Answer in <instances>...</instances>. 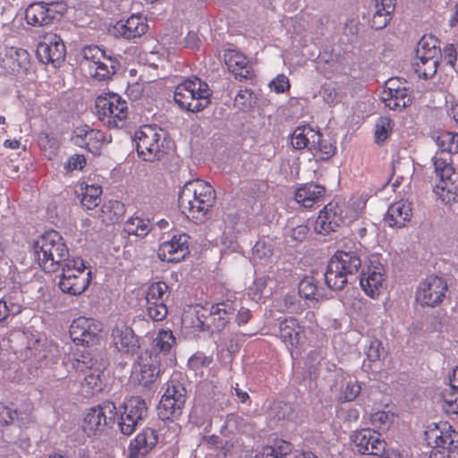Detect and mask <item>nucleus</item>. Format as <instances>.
Instances as JSON below:
<instances>
[{
    "label": "nucleus",
    "instance_id": "f8f14e48",
    "mask_svg": "<svg viewBox=\"0 0 458 458\" xmlns=\"http://www.w3.org/2000/svg\"><path fill=\"white\" fill-rule=\"evenodd\" d=\"M424 436L431 448L458 449V432L446 421L428 424Z\"/></svg>",
    "mask_w": 458,
    "mask_h": 458
},
{
    "label": "nucleus",
    "instance_id": "72a5a7b5",
    "mask_svg": "<svg viewBox=\"0 0 458 458\" xmlns=\"http://www.w3.org/2000/svg\"><path fill=\"white\" fill-rule=\"evenodd\" d=\"M179 373L173 374L165 383V390L160 401H184L187 390Z\"/></svg>",
    "mask_w": 458,
    "mask_h": 458
},
{
    "label": "nucleus",
    "instance_id": "bf43d9fd",
    "mask_svg": "<svg viewBox=\"0 0 458 458\" xmlns=\"http://www.w3.org/2000/svg\"><path fill=\"white\" fill-rule=\"evenodd\" d=\"M385 353L382 342L377 338L371 339L366 351L369 360L371 362L377 361Z\"/></svg>",
    "mask_w": 458,
    "mask_h": 458
},
{
    "label": "nucleus",
    "instance_id": "4468645a",
    "mask_svg": "<svg viewBox=\"0 0 458 458\" xmlns=\"http://www.w3.org/2000/svg\"><path fill=\"white\" fill-rule=\"evenodd\" d=\"M102 324L93 318L79 317L72 322L69 329L71 338L76 344L90 345L99 340Z\"/></svg>",
    "mask_w": 458,
    "mask_h": 458
},
{
    "label": "nucleus",
    "instance_id": "2f4dec72",
    "mask_svg": "<svg viewBox=\"0 0 458 458\" xmlns=\"http://www.w3.org/2000/svg\"><path fill=\"white\" fill-rule=\"evenodd\" d=\"M319 139V131H315L310 125L297 127L291 139L293 147L296 149L308 148L310 150L311 145L315 144L314 140Z\"/></svg>",
    "mask_w": 458,
    "mask_h": 458
},
{
    "label": "nucleus",
    "instance_id": "13d9d810",
    "mask_svg": "<svg viewBox=\"0 0 458 458\" xmlns=\"http://www.w3.org/2000/svg\"><path fill=\"white\" fill-rule=\"evenodd\" d=\"M21 311V305L13 301H7L4 299L0 300V322L5 320L9 316L18 315Z\"/></svg>",
    "mask_w": 458,
    "mask_h": 458
},
{
    "label": "nucleus",
    "instance_id": "e433bc0d",
    "mask_svg": "<svg viewBox=\"0 0 458 458\" xmlns=\"http://www.w3.org/2000/svg\"><path fill=\"white\" fill-rule=\"evenodd\" d=\"M175 344V337L171 330H159L157 336L154 338L151 348L145 352H155L159 354L161 359L162 354L167 353L173 345Z\"/></svg>",
    "mask_w": 458,
    "mask_h": 458
},
{
    "label": "nucleus",
    "instance_id": "4c0bfd02",
    "mask_svg": "<svg viewBox=\"0 0 458 458\" xmlns=\"http://www.w3.org/2000/svg\"><path fill=\"white\" fill-rule=\"evenodd\" d=\"M314 141L315 144L311 145L310 151L312 153L316 161H327L335 154V145L329 140L323 139V136L320 132L319 139Z\"/></svg>",
    "mask_w": 458,
    "mask_h": 458
},
{
    "label": "nucleus",
    "instance_id": "4be33fe9",
    "mask_svg": "<svg viewBox=\"0 0 458 458\" xmlns=\"http://www.w3.org/2000/svg\"><path fill=\"white\" fill-rule=\"evenodd\" d=\"M343 210L337 203L329 202L319 212L315 222V230L321 234L336 231L344 223Z\"/></svg>",
    "mask_w": 458,
    "mask_h": 458
},
{
    "label": "nucleus",
    "instance_id": "2eb2a0df",
    "mask_svg": "<svg viewBox=\"0 0 458 458\" xmlns=\"http://www.w3.org/2000/svg\"><path fill=\"white\" fill-rule=\"evenodd\" d=\"M353 450L360 454L379 455L383 454L386 443L380 433L370 428L354 431L351 436Z\"/></svg>",
    "mask_w": 458,
    "mask_h": 458
},
{
    "label": "nucleus",
    "instance_id": "680f3d73",
    "mask_svg": "<svg viewBox=\"0 0 458 458\" xmlns=\"http://www.w3.org/2000/svg\"><path fill=\"white\" fill-rule=\"evenodd\" d=\"M86 165L87 160L83 155L74 154L67 159L64 169L67 173H72L76 170H82Z\"/></svg>",
    "mask_w": 458,
    "mask_h": 458
},
{
    "label": "nucleus",
    "instance_id": "6e6d98bb",
    "mask_svg": "<svg viewBox=\"0 0 458 458\" xmlns=\"http://www.w3.org/2000/svg\"><path fill=\"white\" fill-rule=\"evenodd\" d=\"M38 145L44 152V155L48 159H52L56 156L59 148V144L56 139L49 137L47 133H42L38 139Z\"/></svg>",
    "mask_w": 458,
    "mask_h": 458
},
{
    "label": "nucleus",
    "instance_id": "393cba45",
    "mask_svg": "<svg viewBox=\"0 0 458 458\" xmlns=\"http://www.w3.org/2000/svg\"><path fill=\"white\" fill-rule=\"evenodd\" d=\"M326 188L317 183L300 185L294 192V199L306 208H310L324 200Z\"/></svg>",
    "mask_w": 458,
    "mask_h": 458
},
{
    "label": "nucleus",
    "instance_id": "a211bd4d",
    "mask_svg": "<svg viewBox=\"0 0 458 458\" xmlns=\"http://www.w3.org/2000/svg\"><path fill=\"white\" fill-rule=\"evenodd\" d=\"M119 411L120 430L123 435L131 436L138 423L147 416L148 408L146 403H123L119 406Z\"/></svg>",
    "mask_w": 458,
    "mask_h": 458
},
{
    "label": "nucleus",
    "instance_id": "5701e85b",
    "mask_svg": "<svg viewBox=\"0 0 458 458\" xmlns=\"http://www.w3.org/2000/svg\"><path fill=\"white\" fill-rule=\"evenodd\" d=\"M385 281V269L383 266H370L362 271L360 285L368 296L374 299L381 293Z\"/></svg>",
    "mask_w": 458,
    "mask_h": 458
},
{
    "label": "nucleus",
    "instance_id": "6ab92c4d",
    "mask_svg": "<svg viewBox=\"0 0 458 458\" xmlns=\"http://www.w3.org/2000/svg\"><path fill=\"white\" fill-rule=\"evenodd\" d=\"M189 239L188 234L180 233L164 242L157 250L159 259L166 262H180L189 254Z\"/></svg>",
    "mask_w": 458,
    "mask_h": 458
},
{
    "label": "nucleus",
    "instance_id": "4d7b16f0",
    "mask_svg": "<svg viewBox=\"0 0 458 458\" xmlns=\"http://www.w3.org/2000/svg\"><path fill=\"white\" fill-rule=\"evenodd\" d=\"M361 386L357 380H349L342 388L341 397L343 401H354L360 394Z\"/></svg>",
    "mask_w": 458,
    "mask_h": 458
},
{
    "label": "nucleus",
    "instance_id": "20e7f679",
    "mask_svg": "<svg viewBox=\"0 0 458 458\" xmlns=\"http://www.w3.org/2000/svg\"><path fill=\"white\" fill-rule=\"evenodd\" d=\"M91 279V270L86 267L84 260L73 257L63 264L58 286L64 293L79 296L88 289Z\"/></svg>",
    "mask_w": 458,
    "mask_h": 458
},
{
    "label": "nucleus",
    "instance_id": "f257e3e1",
    "mask_svg": "<svg viewBox=\"0 0 458 458\" xmlns=\"http://www.w3.org/2000/svg\"><path fill=\"white\" fill-rule=\"evenodd\" d=\"M215 201L214 187L200 179L187 182L178 198L182 213L196 223H203L209 218Z\"/></svg>",
    "mask_w": 458,
    "mask_h": 458
},
{
    "label": "nucleus",
    "instance_id": "1a4fd4ad",
    "mask_svg": "<svg viewBox=\"0 0 458 458\" xmlns=\"http://www.w3.org/2000/svg\"><path fill=\"white\" fill-rule=\"evenodd\" d=\"M162 130L157 125H143L134 135L139 157L144 161L153 162L159 159L161 150Z\"/></svg>",
    "mask_w": 458,
    "mask_h": 458
},
{
    "label": "nucleus",
    "instance_id": "0e129e2a",
    "mask_svg": "<svg viewBox=\"0 0 458 458\" xmlns=\"http://www.w3.org/2000/svg\"><path fill=\"white\" fill-rule=\"evenodd\" d=\"M439 59H441L443 64L454 69L457 61V51L454 45L445 46L443 52L440 51Z\"/></svg>",
    "mask_w": 458,
    "mask_h": 458
},
{
    "label": "nucleus",
    "instance_id": "7ed1b4c3",
    "mask_svg": "<svg viewBox=\"0 0 458 458\" xmlns=\"http://www.w3.org/2000/svg\"><path fill=\"white\" fill-rule=\"evenodd\" d=\"M210 97L208 85L197 77L185 80L177 85L174 95V101L180 107L192 113L206 108L210 103Z\"/></svg>",
    "mask_w": 458,
    "mask_h": 458
},
{
    "label": "nucleus",
    "instance_id": "0eeeda50",
    "mask_svg": "<svg viewBox=\"0 0 458 458\" xmlns=\"http://www.w3.org/2000/svg\"><path fill=\"white\" fill-rule=\"evenodd\" d=\"M114 61L97 46L85 47L82 50V69L93 79L103 81L111 79L115 72Z\"/></svg>",
    "mask_w": 458,
    "mask_h": 458
},
{
    "label": "nucleus",
    "instance_id": "39448f33",
    "mask_svg": "<svg viewBox=\"0 0 458 458\" xmlns=\"http://www.w3.org/2000/svg\"><path fill=\"white\" fill-rule=\"evenodd\" d=\"M158 353L143 352L140 354L131 375V382L137 392L146 394L154 388L162 373Z\"/></svg>",
    "mask_w": 458,
    "mask_h": 458
},
{
    "label": "nucleus",
    "instance_id": "e2e57ef3",
    "mask_svg": "<svg viewBox=\"0 0 458 458\" xmlns=\"http://www.w3.org/2000/svg\"><path fill=\"white\" fill-rule=\"evenodd\" d=\"M270 88L276 94H283L290 90V81L284 74H278L271 82Z\"/></svg>",
    "mask_w": 458,
    "mask_h": 458
},
{
    "label": "nucleus",
    "instance_id": "a18cd8bd",
    "mask_svg": "<svg viewBox=\"0 0 458 458\" xmlns=\"http://www.w3.org/2000/svg\"><path fill=\"white\" fill-rule=\"evenodd\" d=\"M274 254L273 244L270 240L259 239L253 247L252 259L255 262L267 264L271 262Z\"/></svg>",
    "mask_w": 458,
    "mask_h": 458
},
{
    "label": "nucleus",
    "instance_id": "79ce46f5",
    "mask_svg": "<svg viewBox=\"0 0 458 458\" xmlns=\"http://www.w3.org/2000/svg\"><path fill=\"white\" fill-rule=\"evenodd\" d=\"M271 278L268 276L257 277L248 288V295L255 301L259 302L263 298L269 297L272 290L268 287V282Z\"/></svg>",
    "mask_w": 458,
    "mask_h": 458
},
{
    "label": "nucleus",
    "instance_id": "49530a36",
    "mask_svg": "<svg viewBox=\"0 0 458 458\" xmlns=\"http://www.w3.org/2000/svg\"><path fill=\"white\" fill-rule=\"evenodd\" d=\"M298 290L300 296L306 300L318 301L322 298L317 281L313 276H305L301 279Z\"/></svg>",
    "mask_w": 458,
    "mask_h": 458
},
{
    "label": "nucleus",
    "instance_id": "a19ab883",
    "mask_svg": "<svg viewBox=\"0 0 458 458\" xmlns=\"http://www.w3.org/2000/svg\"><path fill=\"white\" fill-rule=\"evenodd\" d=\"M81 203L87 209L91 210L98 206L102 195V187L98 184L81 185Z\"/></svg>",
    "mask_w": 458,
    "mask_h": 458
},
{
    "label": "nucleus",
    "instance_id": "5fc2aeb1",
    "mask_svg": "<svg viewBox=\"0 0 458 458\" xmlns=\"http://www.w3.org/2000/svg\"><path fill=\"white\" fill-rule=\"evenodd\" d=\"M439 61L429 59L426 63H412L415 73L422 79L432 78L437 71Z\"/></svg>",
    "mask_w": 458,
    "mask_h": 458
},
{
    "label": "nucleus",
    "instance_id": "9b49d317",
    "mask_svg": "<svg viewBox=\"0 0 458 458\" xmlns=\"http://www.w3.org/2000/svg\"><path fill=\"white\" fill-rule=\"evenodd\" d=\"M447 290V283L443 277L431 275L420 282L415 300L422 307L434 308L443 302Z\"/></svg>",
    "mask_w": 458,
    "mask_h": 458
},
{
    "label": "nucleus",
    "instance_id": "603ef678",
    "mask_svg": "<svg viewBox=\"0 0 458 458\" xmlns=\"http://www.w3.org/2000/svg\"><path fill=\"white\" fill-rule=\"evenodd\" d=\"M443 154L444 153L440 151V153H436L432 157L435 174L439 179H450L453 174V167L450 164V160L448 161L444 157Z\"/></svg>",
    "mask_w": 458,
    "mask_h": 458
},
{
    "label": "nucleus",
    "instance_id": "423d86ee",
    "mask_svg": "<svg viewBox=\"0 0 458 458\" xmlns=\"http://www.w3.org/2000/svg\"><path fill=\"white\" fill-rule=\"evenodd\" d=\"M98 118L108 128H123L128 118L127 102L118 94L107 93L96 99Z\"/></svg>",
    "mask_w": 458,
    "mask_h": 458
},
{
    "label": "nucleus",
    "instance_id": "69168bd1",
    "mask_svg": "<svg viewBox=\"0 0 458 458\" xmlns=\"http://www.w3.org/2000/svg\"><path fill=\"white\" fill-rule=\"evenodd\" d=\"M309 231L310 228L308 225L304 224L297 225L296 226L291 228V230L286 233V236L293 242H301L306 239Z\"/></svg>",
    "mask_w": 458,
    "mask_h": 458
},
{
    "label": "nucleus",
    "instance_id": "c9c22d12",
    "mask_svg": "<svg viewBox=\"0 0 458 458\" xmlns=\"http://www.w3.org/2000/svg\"><path fill=\"white\" fill-rule=\"evenodd\" d=\"M381 99L389 109L398 111L403 110L411 102L407 88H402L401 89L393 91L392 94L388 92L381 93Z\"/></svg>",
    "mask_w": 458,
    "mask_h": 458
},
{
    "label": "nucleus",
    "instance_id": "a878e982",
    "mask_svg": "<svg viewBox=\"0 0 458 458\" xmlns=\"http://www.w3.org/2000/svg\"><path fill=\"white\" fill-rule=\"evenodd\" d=\"M439 56L438 39L432 35H424L418 42L412 63H426L429 59L439 61Z\"/></svg>",
    "mask_w": 458,
    "mask_h": 458
},
{
    "label": "nucleus",
    "instance_id": "58836bf2",
    "mask_svg": "<svg viewBox=\"0 0 458 458\" xmlns=\"http://www.w3.org/2000/svg\"><path fill=\"white\" fill-rule=\"evenodd\" d=\"M435 141L442 153L458 154V132L440 131Z\"/></svg>",
    "mask_w": 458,
    "mask_h": 458
},
{
    "label": "nucleus",
    "instance_id": "dca6fc26",
    "mask_svg": "<svg viewBox=\"0 0 458 458\" xmlns=\"http://www.w3.org/2000/svg\"><path fill=\"white\" fill-rule=\"evenodd\" d=\"M36 52L41 63L57 67L64 61L66 47L60 36L51 34L38 43Z\"/></svg>",
    "mask_w": 458,
    "mask_h": 458
},
{
    "label": "nucleus",
    "instance_id": "412c9836",
    "mask_svg": "<svg viewBox=\"0 0 458 458\" xmlns=\"http://www.w3.org/2000/svg\"><path fill=\"white\" fill-rule=\"evenodd\" d=\"M148 25L147 19L141 14H131L126 20H120L113 26L115 37L128 40L140 38L147 33Z\"/></svg>",
    "mask_w": 458,
    "mask_h": 458
},
{
    "label": "nucleus",
    "instance_id": "de8ad7c7",
    "mask_svg": "<svg viewBox=\"0 0 458 458\" xmlns=\"http://www.w3.org/2000/svg\"><path fill=\"white\" fill-rule=\"evenodd\" d=\"M184 403H158L157 415L163 421L178 419L182 411Z\"/></svg>",
    "mask_w": 458,
    "mask_h": 458
},
{
    "label": "nucleus",
    "instance_id": "774afa93",
    "mask_svg": "<svg viewBox=\"0 0 458 458\" xmlns=\"http://www.w3.org/2000/svg\"><path fill=\"white\" fill-rule=\"evenodd\" d=\"M322 98L326 103L334 106L340 102V96L337 89L332 85H326L322 89Z\"/></svg>",
    "mask_w": 458,
    "mask_h": 458
},
{
    "label": "nucleus",
    "instance_id": "c85d7f7f",
    "mask_svg": "<svg viewBox=\"0 0 458 458\" xmlns=\"http://www.w3.org/2000/svg\"><path fill=\"white\" fill-rule=\"evenodd\" d=\"M224 61L228 70L235 78L247 79L250 74V67L247 57L233 49H228L224 54Z\"/></svg>",
    "mask_w": 458,
    "mask_h": 458
},
{
    "label": "nucleus",
    "instance_id": "c756f323",
    "mask_svg": "<svg viewBox=\"0 0 458 458\" xmlns=\"http://www.w3.org/2000/svg\"><path fill=\"white\" fill-rule=\"evenodd\" d=\"M412 216V208L410 203L397 201L390 205L385 216L386 223L393 227H403L409 222Z\"/></svg>",
    "mask_w": 458,
    "mask_h": 458
},
{
    "label": "nucleus",
    "instance_id": "f3484780",
    "mask_svg": "<svg viewBox=\"0 0 458 458\" xmlns=\"http://www.w3.org/2000/svg\"><path fill=\"white\" fill-rule=\"evenodd\" d=\"M71 140L74 145L85 148L94 155H98L102 147L108 142L104 131L88 125L77 126L72 131Z\"/></svg>",
    "mask_w": 458,
    "mask_h": 458
},
{
    "label": "nucleus",
    "instance_id": "f03ea898",
    "mask_svg": "<svg viewBox=\"0 0 458 458\" xmlns=\"http://www.w3.org/2000/svg\"><path fill=\"white\" fill-rule=\"evenodd\" d=\"M33 250L39 267L46 272H55L69 258V248L59 232L49 230L33 242Z\"/></svg>",
    "mask_w": 458,
    "mask_h": 458
},
{
    "label": "nucleus",
    "instance_id": "c03bdc74",
    "mask_svg": "<svg viewBox=\"0 0 458 458\" xmlns=\"http://www.w3.org/2000/svg\"><path fill=\"white\" fill-rule=\"evenodd\" d=\"M334 266L330 263L327 264L324 274L325 283L331 290H342L347 284V275Z\"/></svg>",
    "mask_w": 458,
    "mask_h": 458
},
{
    "label": "nucleus",
    "instance_id": "338daca9",
    "mask_svg": "<svg viewBox=\"0 0 458 458\" xmlns=\"http://www.w3.org/2000/svg\"><path fill=\"white\" fill-rule=\"evenodd\" d=\"M17 418V411L12 406L0 403V424L9 425Z\"/></svg>",
    "mask_w": 458,
    "mask_h": 458
},
{
    "label": "nucleus",
    "instance_id": "ddd939ff",
    "mask_svg": "<svg viewBox=\"0 0 458 458\" xmlns=\"http://www.w3.org/2000/svg\"><path fill=\"white\" fill-rule=\"evenodd\" d=\"M168 285L162 281L151 284L146 294V309L155 321H162L167 316L166 301L169 297Z\"/></svg>",
    "mask_w": 458,
    "mask_h": 458
},
{
    "label": "nucleus",
    "instance_id": "3c124183",
    "mask_svg": "<svg viewBox=\"0 0 458 458\" xmlns=\"http://www.w3.org/2000/svg\"><path fill=\"white\" fill-rule=\"evenodd\" d=\"M394 413L390 411H377L370 414V424L378 430H386L390 428Z\"/></svg>",
    "mask_w": 458,
    "mask_h": 458
},
{
    "label": "nucleus",
    "instance_id": "aec40b11",
    "mask_svg": "<svg viewBox=\"0 0 458 458\" xmlns=\"http://www.w3.org/2000/svg\"><path fill=\"white\" fill-rule=\"evenodd\" d=\"M114 348L123 354L133 355L140 349L139 339L134 331L123 322L115 324L111 333Z\"/></svg>",
    "mask_w": 458,
    "mask_h": 458
},
{
    "label": "nucleus",
    "instance_id": "cd10ccee",
    "mask_svg": "<svg viewBox=\"0 0 458 458\" xmlns=\"http://www.w3.org/2000/svg\"><path fill=\"white\" fill-rule=\"evenodd\" d=\"M235 310V303L230 301L213 305L209 314L211 326L217 331L224 329L234 316Z\"/></svg>",
    "mask_w": 458,
    "mask_h": 458
},
{
    "label": "nucleus",
    "instance_id": "37998d69",
    "mask_svg": "<svg viewBox=\"0 0 458 458\" xmlns=\"http://www.w3.org/2000/svg\"><path fill=\"white\" fill-rule=\"evenodd\" d=\"M123 230L129 235L144 237L150 231L149 220L138 216H132L125 222Z\"/></svg>",
    "mask_w": 458,
    "mask_h": 458
},
{
    "label": "nucleus",
    "instance_id": "8fccbe9b",
    "mask_svg": "<svg viewBox=\"0 0 458 458\" xmlns=\"http://www.w3.org/2000/svg\"><path fill=\"white\" fill-rule=\"evenodd\" d=\"M393 122L390 118L380 117L375 125V142L377 144L384 143L392 134Z\"/></svg>",
    "mask_w": 458,
    "mask_h": 458
},
{
    "label": "nucleus",
    "instance_id": "7c9ffc66",
    "mask_svg": "<svg viewBox=\"0 0 458 458\" xmlns=\"http://www.w3.org/2000/svg\"><path fill=\"white\" fill-rule=\"evenodd\" d=\"M345 275L356 273L361 266V260L355 251L337 250L328 261Z\"/></svg>",
    "mask_w": 458,
    "mask_h": 458
},
{
    "label": "nucleus",
    "instance_id": "09e8293b",
    "mask_svg": "<svg viewBox=\"0 0 458 458\" xmlns=\"http://www.w3.org/2000/svg\"><path fill=\"white\" fill-rule=\"evenodd\" d=\"M449 180L450 179H440L439 182L434 187L435 194L444 204H450L455 201L456 199L454 185Z\"/></svg>",
    "mask_w": 458,
    "mask_h": 458
},
{
    "label": "nucleus",
    "instance_id": "6e6552de",
    "mask_svg": "<svg viewBox=\"0 0 458 458\" xmlns=\"http://www.w3.org/2000/svg\"><path fill=\"white\" fill-rule=\"evenodd\" d=\"M115 403H101L85 414L81 429L89 437L98 436L106 426L114 422L117 414Z\"/></svg>",
    "mask_w": 458,
    "mask_h": 458
},
{
    "label": "nucleus",
    "instance_id": "f704fd0d",
    "mask_svg": "<svg viewBox=\"0 0 458 458\" xmlns=\"http://www.w3.org/2000/svg\"><path fill=\"white\" fill-rule=\"evenodd\" d=\"M292 443L284 439H276L272 445L263 446L257 458H289L293 452Z\"/></svg>",
    "mask_w": 458,
    "mask_h": 458
},
{
    "label": "nucleus",
    "instance_id": "473e14b6",
    "mask_svg": "<svg viewBox=\"0 0 458 458\" xmlns=\"http://www.w3.org/2000/svg\"><path fill=\"white\" fill-rule=\"evenodd\" d=\"M125 212V205L122 201L110 199L101 206L98 217L106 225H114L123 218Z\"/></svg>",
    "mask_w": 458,
    "mask_h": 458
},
{
    "label": "nucleus",
    "instance_id": "bb28decb",
    "mask_svg": "<svg viewBox=\"0 0 458 458\" xmlns=\"http://www.w3.org/2000/svg\"><path fill=\"white\" fill-rule=\"evenodd\" d=\"M303 333V327L294 318H284L279 324V337L290 348L300 344Z\"/></svg>",
    "mask_w": 458,
    "mask_h": 458
},
{
    "label": "nucleus",
    "instance_id": "864d4df0",
    "mask_svg": "<svg viewBox=\"0 0 458 458\" xmlns=\"http://www.w3.org/2000/svg\"><path fill=\"white\" fill-rule=\"evenodd\" d=\"M213 361L212 356H208L204 352H197L191 355L188 360V367L195 374L203 375V369L210 366Z\"/></svg>",
    "mask_w": 458,
    "mask_h": 458
},
{
    "label": "nucleus",
    "instance_id": "ea45409f",
    "mask_svg": "<svg viewBox=\"0 0 458 458\" xmlns=\"http://www.w3.org/2000/svg\"><path fill=\"white\" fill-rule=\"evenodd\" d=\"M103 369L101 370L99 368L94 369V371L89 373L83 382L81 383V393L82 394L89 398L93 396L95 394L99 393L103 389V380L101 378V374Z\"/></svg>",
    "mask_w": 458,
    "mask_h": 458
},
{
    "label": "nucleus",
    "instance_id": "9d476101",
    "mask_svg": "<svg viewBox=\"0 0 458 458\" xmlns=\"http://www.w3.org/2000/svg\"><path fill=\"white\" fill-rule=\"evenodd\" d=\"M66 12V5L62 2H35L25 10V20L34 27H43L58 21Z\"/></svg>",
    "mask_w": 458,
    "mask_h": 458
},
{
    "label": "nucleus",
    "instance_id": "b1692460",
    "mask_svg": "<svg viewBox=\"0 0 458 458\" xmlns=\"http://www.w3.org/2000/svg\"><path fill=\"white\" fill-rule=\"evenodd\" d=\"M158 436L155 429L143 428L130 442L127 458H140L147 455L157 444Z\"/></svg>",
    "mask_w": 458,
    "mask_h": 458
},
{
    "label": "nucleus",
    "instance_id": "052dcab7",
    "mask_svg": "<svg viewBox=\"0 0 458 458\" xmlns=\"http://www.w3.org/2000/svg\"><path fill=\"white\" fill-rule=\"evenodd\" d=\"M93 359L89 352H82L72 361V368L77 371L84 372L87 369L94 370Z\"/></svg>",
    "mask_w": 458,
    "mask_h": 458
}]
</instances>
